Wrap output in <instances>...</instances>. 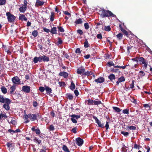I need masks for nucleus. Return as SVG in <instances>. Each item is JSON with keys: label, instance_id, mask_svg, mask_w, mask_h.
<instances>
[{"label": "nucleus", "instance_id": "nucleus-1", "mask_svg": "<svg viewBox=\"0 0 152 152\" xmlns=\"http://www.w3.org/2000/svg\"><path fill=\"white\" fill-rule=\"evenodd\" d=\"M99 12H100L99 15H100V16L102 18H104L106 17L116 18V15L114 14L111 11L106 10L103 8H100L99 10Z\"/></svg>", "mask_w": 152, "mask_h": 152}, {"label": "nucleus", "instance_id": "nucleus-2", "mask_svg": "<svg viewBox=\"0 0 152 152\" xmlns=\"http://www.w3.org/2000/svg\"><path fill=\"white\" fill-rule=\"evenodd\" d=\"M6 15L7 17L8 20L9 22H13L16 18L13 15L11 14L10 12H6Z\"/></svg>", "mask_w": 152, "mask_h": 152}, {"label": "nucleus", "instance_id": "nucleus-3", "mask_svg": "<svg viewBox=\"0 0 152 152\" xmlns=\"http://www.w3.org/2000/svg\"><path fill=\"white\" fill-rule=\"evenodd\" d=\"M139 62L140 64H144V66L146 69L147 66L148 62L142 57H139Z\"/></svg>", "mask_w": 152, "mask_h": 152}, {"label": "nucleus", "instance_id": "nucleus-4", "mask_svg": "<svg viewBox=\"0 0 152 152\" xmlns=\"http://www.w3.org/2000/svg\"><path fill=\"white\" fill-rule=\"evenodd\" d=\"M40 116L39 113L37 114H32L30 113L29 119L31 121H34L37 120V117Z\"/></svg>", "mask_w": 152, "mask_h": 152}, {"label": "nucleus", "instance_id": "nucleus-5", "mask_svg": "<svg viewBox=\"0 0 152 152\" xmlns=\"http://www.w3.org/2000/svg\"><path fill=\"white\" fill-rule=\"evenodd\" d=\"M11 101L10 99L7 101L5 102L3 106V107L5 109L7 110H8L10 109V104L11 103Z\"/></svg>", "mask_w": 152, "mask_h": 152}, {"label": "nucleus", "instance_id": "nucleus-6", "mask_svg": "<svg viewBox=\"0 0 152 152\" xmlns=\"http://www.w3.org/2000/svg\"><path fill=\"white\" fill-rule=\"evenodd\" d=\"M13 83L16 85H19L20 84V81L19 78L17 76L13 77L12 79Z\"/></svg>", "mask_w": 152, "mask_h": 152}, {"label": "nucleus", "instance_id": "nucleus-7", "mask_svg": "<svg viewBox=\"0 0 152 152\" xmlns=\"http://www.w3.org/2000/svg\"><path fill=\"white\" fill-rule=\"evenodd\" d=\"M96 122L98 124L99 127L104 128V124H101V122L99 120L97 117L96 116H93Z\"/></svg>", "mask_w": 152, "mask_h": 152}, {"label": "nucleus", "instance_id": "nucleus-8", "mask_svg": "<svg viewBox=\"0 0 152 152\" xmlns=\"http://www.w3.org/2000/svg\"><path fill=\"white\" fill-rule=\"evenodd\" d=\"M6 145L10 151H12L13 150L15 146L13 145L12 143L7 142L6 144Z\"/></svg>", "mask_w": 152, "mask_h": 152}, {"label": "nucleus", "instance_id": "nucleus-9", "mask_svg": "<svg viewBox=\"0 0 152 152\" xmlns=\"http://www.w3.org/2000/svg\"><path fill=\"white\" fill-rule=\"evenodd\" d=\"M30 87L28 86H24L22 87V91L26 93H29L30 92Z\"/></svg>", "mask_w": 152, "mask_h": 152}, {"label": "nucleus", "instance_id": "nucleus-10", "mask_svg": "<svg viewBox=\"0 0 152 152\" xmlns=\"http://www.w3.org/2000/svg\"><path fill=\"white\" fill-rule=\"evenodd\" d=\"M76 144L79 146H81L83 143V140L80 137H78L76 139Z\"/></svg>", "mask_w": 152, "mask_h": 152}, {"label": "nucleus", "instance_id": "nucleus-11", "mask_svg": "<svg viewBox=\"0 0 152 152\" xmlns=\"http://www.w3.org/2000/svg\"><path fill=\"white\" fill-rule=\"evenodd\" d=\"M9 99L8 98H6L4 96L0 95V103H4Z\"/></svg>", "mask_w": 152, "mask_h": 152}, {"label": "nucleus", "instance_id": "nucleus-12", "mask_svg": "<svg viewBox=\"0 0 152 152\" xmlns=\"http://www.w3.org/2000/svg\"><path fill=\"white\" fill-rule=\"evenodd\" d=\"M85 68L82 67L80 68H78L77 69V73L78 74H82L83 75V74L85 72Z\"/></svg>", "mask_w": 152, "mask_h": 152}, {"label": "nucleus", "instance_id": "nucleus-13", "mask_svg": "<svg viewBox=\"0 0 152 152\" xmlns=\"http://www.w3.org/2000/svg\"><path fill=\"white\" fill-rule=\"evenodd\" d=\"M44 2L41 1L40 0H37L35 4V6L37 7H38L42 6L44 5Z\"/></svg>", "mask_w": 152, "mask_h": 152}, {"label": "nucleus", "instance_id": "nucleus-14", "mask_svg": "<svg viewBox=\"0 0 152 152\" xmlns=\"http://www.w3.org/2000/svg\"><path fill=\"white\" fill-rule=\"evenodd\" d=\"M95 81L97 83H103L104 81V79L103 77H101L98 78L97 79L95 80Z\"/></svg>", "mask_w": 152, "mask_h": 152}, {"label": "nucleus", "instance_id": "nucleus-15", "mask_svg": "<svg viewBox=\"0 0 152 152\" xmlns=\"http://www.w3.org/2000/svg\"><path fill=\"white\" fill-rule=\"evenodd\" d=\"M59 75L61 76H63L64 78H66L68 76V74L66 72H60L59 74Z\"/></svg>", "mask_w": 152, "mask_h": 152}, {"label": "nucleus", "instance_id": "nucleus-16", "mask_svg": "<svg viewBox=\"0 0 152 152\" xmlns=\"http://www.w3.org/2000/svg\"><path fill=\"white\" fill-rule=\"evenodd\" d=\"M45 90L46 91V93L50 94L52 93V90L51 88L46 86H45Z\"/></svg>", "mask_w": 152, "mask_h": 152}, {"label": "nucleus", "instance_id": "nucleus-17", "mask_svg": "<svg viewBox=\"0 0 152 152\" xmlns=\"http://www.w3.org/2000/svg\"><path fill=\"white\" fill-rule=\"evenodd\" d=\"M31 130L33 132H35L36 134L37 135L41 133L40 130L39 128L35 129V127H33L31 128Z\"/></svg>", "mask_w": 152, "mask_h": 152}, {"label": "nucleus", "instance_id": "nucleus-18", "mask_svg": "<svg viewBox=\"0 0 152 152\" xmlns=\"http://www.w3.org/2000/svg\"><path fill=\"white\" fill-rule=\"evenodd\" d=\"M87 102V104L89 105H94V100L91 99H89L88 100H86L85 101V102L86 103Z\"/></svg>", "mask_w": 152, "mask_h": 152}, {"label": "nucleus", "instance_id": "nucleus-19", "mask_svg": "<svg viewBox=\"0 0 152 152\" xmlns=\"http://www.w3.org/2000/svg\"><path fill=\"white\" fill-rule=\"evenodd\" d=\"M19 19L21 20H24L25 21H26L27 20V18L26 17L25 15L23 14L20 15Z\"/></svg>", "mask_w": 152, "mask_h": 152}, {"label": "nucleus", "instance_id": "nucleus-20", "mask_svg": "<svg viewBox=\"0 0 152 152\" xmlns=\"http://www.w3.org/2000/svg\"><path fill=\"white\" fill-rule=\"evenodd\" d=\"M42 60L44 62H48L49 61V58L48 57L46 56L45 55L42 56Z\"/></svg>", "mask_w": 152, "mask_h": 152}, {"label": "nucleus", "instance_id": "nucleus-21", "mask_svg": "<svg viewBox=\"0 0 152 152\" xmlns=\"http://www.w3.org/2000/svg\"><path fill=\"white\" fill-rule=\"evenodd\" d=\"M27 8V7L23 5L22 6L19 8V10L20 12L24 13L26 11Z\"/></svg>", "mask_w": 152, "mask_h": 152}, {"label": "nucleus", "instance_id": "nucleus-22", "mask_svg": "<svg viewBox=\"0 0 152 152\" xmlns=\"http://www.w3.org/2000/svg\"><path fill=\"white\" fill-rule=\"evenodd\" d=\"M50 32L52 34H56L57 33V28L56 27H54L52 28Z\"/></svg>", "mask_w": 152, "mask_h": 152}, {"label": "nucleus", "instance_id": "nucleus-23", "mask_svg": "<svg viewBox=\"0 0 152 152\" xmlns=\"http://www.w3.org/2000/svg\"><path fill=\"white\" fill-rule=\"evenodd\" d=\"M1 91L3 94H6L7 92V89L4 86H2L1 88Z\"/></svg>", "mask_w": 152, "mask_h": 152}, {"label": "nucleus", "instance_id": "nucleus-24", "mask_svg": "<svg viewBox=\"0 0 152 152\" xmlns=\"http://www.w3.org/2000/svg\"><path fill=\"white\" fill-rule=\"evenodd\" d=\"M123 37V34L121 33H119L116 35V37L118 40H121L122 39Z\"/></svg>", "mask_w": 152, "mask_h": 152}, {"label": "nucleus", "instance_id": "nucleus-25", "mask_svg": "<svg viewBox=\"0 0 152 152\" xmlns=\"http://www.w3.org/2000/svg\"><path fill=\"white\" fill-rule=\"evenodd\" d=\"M33 141L39 144L41 143L42 141L41 140L38 139L37 138L35 137L33 139Z\"/></svg>", "mask_w": 152, "mask_h": 152}, {"label": "nucleus", "instance_id": "nucleus-26", "mask_svg": "<svg viewBox=\"0 0 152 152\" xmlns=\"http://www.w3.org/2000/svg\"><path fill=\"white\" fill-rule=\"evenodd\" d=\"M75 23L76 24H81L83 23V21L81 19L79 18L76 20L75 22Z\"/></svg>", "mask_w": 152, "mask_h": 152}, {"label": "nucleus", "instance_id": "nucleus-27", "mask_svg": "<svg viewBox=\"0 0 152 152\" xmlns=\"http://www.w3.org/2000/svg\"><path fill=\"white\" fill-rule=\"evenodd\" d=\"M145 75V73L142 71L141 70L139 73V76L138 77H142L144 76Z\"/></svg>", "mask_w": 152, "mask_h": 152}, {"label": "nucleus", "instance_id": "nucleus-28", "mask_svg": "<svg viewBox=\"0 0 152 152\" xmlns=\"http://www.w3.org/2000/svg\"><path fill=\"white\" fill-rule=\"evenodd\" d=\"M108 78L111 81H112L113 80H114L115 79V75L113 74H111L110 75L108 76Z\"/></svg>", "mask_w": 152, "mask_h": 152}, {"label": "nucleus", "instance_id": "nucleus-29", "mask_svg": "<svg viewBox=\"0 0 152 152\" xmlns=\"http://www.w3.org/2000/svg\"><path fill=\"white\" fill-rule=\"evenodd\" d=\"M75 84L74 83L73 81H72L70 86V89L72 91H73L74 89H75Z\"/></svg>", "mask_w": 152, "mask_h": 152}, {"label": "nucleus", "instance_id": "nucleus-30", "mask_svg": "<svg viewBox=\"0 0 152 152\" xmlns=\"http://www.w3.org/2000/svg\"><path fill=\"white\" fill-rule=\"evenodd\" d=\"M127 129H129L130 130H135L136 129V126H128L126 127Z\"/></svg>", "mask_w": 152, "mask_h": 152}, {"label": "nucleus", "instance_id": "nucleus-31", "mask_svg": "<svg viewBox=\"0 0 152 152\" xmlns=\"http://www.w3.org/2000/svg\"><path fill=\"white\" fill-rule=\"evenodd\" d=\"M63 150L66 152H70V151L67 147L65 145H63L62 147Z\"/></svg>", "mask_w": 152, "mask_h": 152}, {"label": "nucleus", "instance_id": "nucleus-32", "mask_svg": "<svg viewBox=\"0 0 152 152\" xmlns=\"http://www.w3.org/2000/svg\"><path fill=\"white\" fill-rule=\"evenodd\" d=\"M94 105H99L102 104V103L101 101L99 100H94Z\"/></svg>", "mask_w": 152, "mask_h": 152}, {"label": "nucleus", "instance_id": "nucleus-33", "mask_svg": "<svg viewBox=\"0 0 152 152\" xmlns=\"http://www.w3.org/2000/svg\"><path fill=\"white\" fill-rule=\"evenodd\" d=\"M94 105H99L102 104V103L101 101L99 100H94Z\"/></svg>", "mask_w": 152, "mask_h": 152}, {"label": "nucleus", "instance_id": "nucleus-34", "mask_svg": "<svg viewBox=\"0 0 152 152\" xmlns=\"http://www.w3.org/2000/svg\"><path fill=\"white\" fill-rule=\"evenodd\" d=\"M113 108L115 112L117 113H119L121 111V110L120 108L116 107H113Z\"/></svg>", "mask_w": 152, "mask_h": 152}, {"label": "nucleus", "instance_id": "nucleus-35", "mask_svg": "<svg viewBox=\"0 0 152 152\" xmlns=\"http://www.w3.org/2000/svg\"><path fill=\"white\" fill-rule=\"evenodd\" d=\"M10 88L11 90L10 91V93L11 94H12V93L15 91V90L16 88L15 86V85H13L12 86H11L10 87Z\"/></svg>", "mask_w": 152, "mask_h": 152}, {"label": "nucleus", "instance_id": "nucleus-36", "mask_svg": "<svg viewBox=\"0 0 152 152\" xmlns=\"http://www.w3.org/2000/svg\"><path fill=\"white\" fill-rule=\"evenodd\" d=\"M67 98L70 100H72L73 98V95L70 93L67 94H66Z\"/></svg>", "mask_w": 152, "mask_h": 152}, {"label": "nucleus", "instance_id": "nucleus-37", "mask_svg": "<svg viewBox=\"0 0 152 152\" xmlns=\"http://www.w3.org/2000/svg\"><path fill=\"white\" fill-rule=\"evenodd\" d=\"M54 13L53 12H51L50 16V21L52 22L54 20Z\"/></svg>", "mask_w": 152, "mask_h": 152}, {"label": "nucleus", "instance_id": "nucleus-38", "mask_svg": "<svg viewBox=\"0 0 152 152\" xmlns=\"http://www.w3.org/2000/svg\"><path fill=\"white\" fill-rule=\"evenodd\" d=\"M121 134L124 135V137H127L129 135V133L127 132H125L124 131H121Z\"/></svg>", "mask_w": 152, "mask_h": 152}, {"label": "nucleus", "instance_id": "nucleus-39", "mask_svg": "<svg viewBox=\"0 0 152 152\" xmlns=\"http://www.w3.org/2000/svg\"><path fill=\"white\" fill-rule=\"evenodd\" d=\"M92 74V72H91V71H87V72L85 71V72L83 74V75L88 76L90 75H91Z\"/></svg>", "mask_w": 152, "mask_h": 152}, {"label": "nucleus", "instance_id": "nucleus-40", "mask_svg": "<svg viewBox=\"0 0 152 152\" xmlns=\"http://www.w3.org/2000/svg\"><path fill=\"white\" fill-rule=\"evenodd\" d=\"M38 34V32L37 30H34L32 32V35L34 37H36Z\"/></svg>", "mask_w": 152, "mask_h": 152}, {"label": "nucleus", "instance_id": "nucleus-41", "mask_svg": "<svg viewBox=\"0 0 152 152\" xmlns=\"http://www.w3.org/2000/svg\"><path fill=\"white\" fill-rule=\"evenodd\" d=\"M58 32H64V30L62 26H58Z\"/></svg>", "mask_w": 152, "mask_h": 152}, {"label": "nucleus", "instance_id": "nucleus-42", "mask_svg": "<svg viewBox=\"0 0 152 152\" xmlns=\"http://www.w3.org/2000/svg\"><path fill=\"white\" fill-rule=\"evenodd\" d=\"M111 28L110 26H104V29L106 31H109L111 30Z\"/></svg>", "mask_w": 152, "mask_h": 152}, {"label": "nucleus", "instance_id": "nucleus-43", "mask_svg": "<svg viewBox=\"0 0 152 152\" xmlns=\"http://www.w3.org/2000/svg\"><path fill=\"white\" fill-rule=\"evenodd\" d=\"M58 41L57 43V45H59L63 43L62 40L59 37H58Z\"/></svg>", "mask_w": 152, "mask_h": 152}, {"label": "nucleus", "instance_id": "nucleus-44", "mask_svg": "<svg viewBox=\"0 0 152 152\" xmlns=\"http://www.w3.org/2000/svg\"><path fill=\"white\" fill-rule=\"evenodd\" d=\"M123 113L124 114H128L129 113V110L128 109H125L123 110Z\"/></svg>", "mask_w": 152, "mask_h": 152}, {"label": "nucleus", "instance_id": "nucleus-45", "mask_svg": "<svg viewBox=\"0 0 152 152\" xmlns=\"http://www.w3.org/2000/svg\"><path fill=\"white\" fill-rule=\"evenodd\" d=\"M84 47L85 48H88L89 47L88 42L86 39L85 42L84 43Z\"/></svg>", "mask_w": 152, "mask_h": 152}, {"label": "nucleus", "instance_id": "nucleus-46", "mask_svg": "<svg viewBox=\"0 0 152 152\" xmlns=\"http://www.w3.org/2000/svg\"><path fill=\"white\" fill-rule=\"evenodd\" d=\"M121 31L122 32L124 35H125L127 37H128L129 35L128 32L124 29L122 31Z\"/></svg>", "mask_w": 152, "mask_h": 152}, {"label": "nucleus", "instance_id": "nucleus-47", "mask_svg": "<svg viewBox=\"0 0 152 152\" xmlns=\"http://www.w3.org/2000/svg\"><path fill=\"white\" fill-rule=\"evenodd\" d=\"M58 84L60 87H61V86L64 87V86H66V84L64 82H63V81L59 82Z\"/></svg>", "mask_w": 152, "mask_h": 152}, {"label": "nucleus", "instance_id": "nucleus-48", "mask_svg": "<svg viewBox=\"0 0 152 152\" xmlns=\"http://www.w3.org/2000/svg\"><path fill=\"white\" fill-rule=\"evenodd\" d=\"M71 117L73 118H75L77 119L80 118V115H76L75 114L72 115H71Z\"/></svg>", "mask_w": 152, "mask_h": 152}, {"label": "nucleus", "instance_id": "nucleus-49", "mask_svg": "<svg viewBox=\"0 0 152 152\" xmlns=\"http://www.w3.org/2000/svg\"><path fill=\"white\" fill-rule=\"evenodd\" d=\"M128 66L127 65H126L125 66H118V65H116V66H114V68H122L123 69H125L126 68V67Z\"/></svg>", "mask_w": 152, "mask_h": 152}, {"label": "nucleus", "instance_id": "nucleus-50", "mask_svg": "<svg viewBox=\"0 0 152 152\" xmlns=\"http://www.w3.org/2000/svg\"><path fill=\"white\" fill-rule=\"evenodd\" d=\"M3 117L7 118V116L6 115L5 113H1L0 114V120Z\"/></svg>", "mask_w": 152, "mask_h": 152}, {"label": "nucleus", "instance_id": "nucleus-51", "mask_svg": "<svg viewBox=\"0 0 152 152\" xmlns=\"http://www.w3.org/2000/svg\"><path fill=\"white\" fill-rule=\"evenodd\" d=\"M8 121L9 124H11L13 125H15L17 124L16 121L12 119L11 120V121L10 122H9V120H8Z\"/></svg>", "mask_w": 152, "mask_h": 152}, {"label": "nucleus", "instance_id": "nucleus-52", "mask_svg": "<svg viewBox=\"0 0 152 152\" xmlns=\"http://www.w3.org/2000/svg\"><path fill=\"white\" fill-rule=\"evenodd\" d=\"M85 28L86 30H88L89 28V26L88 23H85L84 24Z\"/></svg>", "mask_w": 152, "mask_h": 152}, {"label": "nucleus", "instance_id": "nucleus-53", "mask_svg": "<svg viewBox=\"0 0 152 152\" xmlns=\"http://www.w3.org/2000/svg\"><path fill=\"white\" fill-rule=\"evenodd\" d=\"M6 2V0H0V5H5Z\"/></svg>", "mask_w": 152, "mask_h": 152}, {"label": "nucleus", "instance_id": "nucleus-54", "mask_svg": "<svg viewBox=\"0 0 152 152\" xmlns=\"http://www.w3.org/2000/svg\"><path fill=\"white\" fill-rule=\"evenodd\" d=\"M30 117V114L28 115L26 113H25L24 115V118L26 119H28V118Z\"/></svg>", "mask_w": 152, "mask_h": 152}, {"label": "nucleus", "instance_id": "nucleus-55", "mask_svg": "<svg viewBox=\"0 0 152 152\" xmlns=\"http://www.w3.org/2000/svg\"><path fill=\"white\" fill-rule=\"evenodd\" d=\"M118 80L120 82H122L124 81L125 80V78L123 76H121L118 79Z\"/></svg>", "mask_w": 152, "mask_h": 152}, {"label": "nucleus", "instance_id": "nucleus-56", "mask_svg": "<svg viewBox=\"0 0 152 152\" xmlns=\"http://www.w3.org/2000/svg\"><path fill=\"white\" fill-rule=\"evenodd\" d=\"M77 33L80 34V35H82L83 34V32L82 30L81 29H78L77 31Z\"/></svg>", "mask_w": 152, "mask_h": 152}, {"label": "nucleus", "instance_id": "nucleus-57", "mask_svg": "<svg viewBox=\"0 0 152 152\" xmlns=\"http://www.w3.org/2000/svg\"><path fill=\"white\" fill-rule=\"evenodd\" d=\"M39 90L41 92H43L45 90V88L43 87L40 86L39 88Z\"/></svg>", "mask_w": 152, "mask_h": 152}, {"label": "nucleus", "instance_id": "nucleus-58", "mask_svg": "<svg viewBox=\"0 0 152 152\" xmlns=\"http://www.w3.org/2000/svg\"><path fill=\"white\" fill-rule=\"evenodd\" d=\"M135 81L134 80H132V83L130 85V88H133L134 87Z\"/></svg>", "mask_w": 152, "mask_h": 152}, {"label": "nucleus", "instance_id": "nucleus-59", "mask_svg": "<svg viewBox=\"0 0 152 152\" xmlns=\"http://www.w3.org/2000/svg\"><path fill=\"white\" fill-rule=\"evenodd\" d=\"M118 69H115L114 68H111V71L113 72L116 73L118 72Z\"/></svg>", "mask_w": 152, "mask_h": 152}, {"label": "nucleus", "instance_id": "nucleus-60", "mask_svg": "<svg viewBox=\"0 0 152 152\" xmlns=\"http://www.w3.org/2000/svg\"><path fill=\"white\" fill-rule=\"evenodd\" d=\"M38 58L37 57H35L34 58L33 62L34 64H36L38 62Z\"/></svg>", "mask_w": 152, "mask_h": 152}, {"label": "nucleus", "instance_id": "nucleus-61", "mask_svg": "<svg viewBox=\"0 0 152 152\" xmlns=\"http://www.w3.org/2000/svg\"><path fill=\"white\" fill-rule=\"evenodd\" d=\"M33 106L34 107H36L38 106V103L36 101H33Z\"/></svg>", "mask_w": 152, "mask_h": 152}, {"label": "nucleus", "instance_id": "nucleus-62", "mask_svg": "<svg viewBox=\"0 0 152 152\" xmlns=\"http://www.w3.org/2000/svg\"><path fill=\"white\" fill-rule=\"evenodd\" d=\"M140 147H141V146L137 145L136 143H135L134 144V148L139 149H140Z\"/></svg>", "mask_w": 152, "mask_h": 152}, {"label": "nucleus", "instance_id": "nucleus-63", "mask_svg": "<svg viewBox=\"0 0 152 152\" xmlns=\"http://www.w3.org/2000/svg\"><path fill=\"white\" fill-rule=\"evenodd\" d=\"M77 129L76 127H75L73 128L72 130V131L74 133H76L77 132V131L76 130H77Z\"/></svg>", "mask_w": 152, "mask_h": 152}, {"label": "nucleus", "instance_id": "nucleus-64", "mask_svg": "<svg viewBox=\"0 0 152 152\" xmlns=\"http://www.w3.org/2000/svg\"><path fill=\"white\" fill-rule=\"evenodd\" d=\"M49 129L50 131H53L55 129L53 125H51L50 126Z\"/></svg>", "mask_w": 152, "mask_h": 152}]
</instances>
